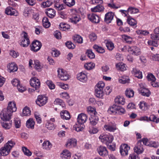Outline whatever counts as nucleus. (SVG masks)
Returning a JSON list of instances; mask_svg holds the SVG:
<instances>
[{"label":"nucleus","mask_w":159,"mask_h":159,"mask_svg":"<svg viewBox=\"0 0 159 159\" xmlns=\"http://www.w3.org/2000/svg\"><path fill=\"white\" fill-rule=\"evenodd\" d=\"M15 144V143L12 140L8 141L0 150V153L2 156H6L9 153L10 150Z\"/></svg>","instance_id":"nucleus-1"},{"label":"nucleus","mask_w":159,"mask_h":159,"mask_svg":"<svg viewBox=\"0 0 159 159\" xmlns=\"http://www.w3.org/2000/svg\"><path fill=\"white\" fill-rule=\"evenodd\" d=\"M105 84L102 81H99L95 86V96L98 98H102L104 93L103 89Z\"/></svg>","instance_id":"nucleus-2"},{"label":"nucleus","mask_w":159,"mask_h":159,"mask_svg":"<svg viewBox=\"0 0 159 159\" xmlns=\"http://www.w3.org/2000/svg\"><path fill=\"white\" fill-rule=\"evenodd\" d=\"M22 36L20 40V44L23 47H26L30 44V41L28 34L25 32H23L22 33Z\"/></svg>","instance_id":"nucleus-3"},{"label":"nucleus","mask_w":159,"mask_h":159,"mask_svg":"<svg viewBox=\"0 0 159 159\" xmlns=\"http://www.w3.org/2000/svg\"><path fill=\"white\" fill-rule=\"evenodd\" d=\"M99 138L102 142L107 145L109 143H111L114 139L112 136L104 134L100 135Z\"/></svg>","instance_id":"nucleus-4"},{"label":"nucleus","mask_w":159,"mask_h":159,"mask_svg":"<svg viewBox=\"0 0 159 159\" xmlns=\"http://www.w3.org/2000/svg\"><path fill=\"white\" fill-rule=\"evenodd\" d=\"M12 114L6 109H4L1 112L0 116L1 119L4 121H8L10 120Z\"/></svg>","instance_id":"nucleus-5"},{"label":"nucleus","mask_w":159,"mask_h":159,"mask_svg":"<svg viewBox=\"0 0 159 159\" xmlns=\"http://www.w3.org/2000/svg\"><path fill=\"white\" fill-rule=\"evenodd\" d=\"M58 77L61 80L66 81L69 78V75L63 70L59 69L57 70Z\"/></svg>","instance_id":"nucleus-6"},{"label":"nucleus","mask_w":159,"mask_h":159,"mask_svg":"<svg viewBox=\"0 0 159 159\" xmlns=\"http://www.w3.org/2000/svg\"><path fill=\"white\" fill-rule=\"evenodd\" d=\"M48 98L44 95H40L38 97L36 101V103L40 107L44 105L47 102Z\"/></svg>","instance_id":"nucleus-7"},{"label":"nucleus","mask_w":159,"mask_h":159,"mask_svg":"<svg viewBox=\"0 0 159 159\" xmlns=\"http://www.w3.org/2000/svg\"><path fill=\"white\" fill-rule=\"evenodd\" d=\"M31 50L34 52H37L40 50L41 46V43L37 40L34 41L30 45Z\"/></svg>","instance_id":"nucleus-8"},{"label":"nucleus","mask_w":159,"mask_h":159,"mask_svg":"<svg viewBox=\"0 0 159 159\" xmlns=\"http://www.w3.org/2000/svg\"><path fill=\"white\" fill-rule=\"evenodd\" d=\"M128 51L130 53L135 56H138L141 53L140 48L136 46L129 47Z\"/></svg>","instance_id":"nucleus-9"},{"label":"nucleus","mask_w":159,"mask_h":159,"mask_svg":"<svg viewBox=\"0 0 159 159\" xmlns=\"http://www.w3.org/2000/svg\"><path fill=\"white\" fill-rule=\"evenodd\" d=\"M97 150L101 156L105 157L108 154V152L105 147L100 146L97 148Z\"/></svg>","instance_id":"nucleus-10"},{"label":"nucleus","mask_w":159,"mask_h":159,"mask_svg":"<svg viewBox=\"0 0 159 159\" xmlns=\"http://www.w3.org/2000/svg\"><path fill=\"white\" fill-rule=\"evenodd\" d=\"M30 84L31 86L35 88L36 90L39 89L40 86V83L39 80L36 78H34L30 79Z\"/></svg>","instance_id":"nucleus-11"},{"label":"nucleus","mask_w":159,"mask_h":159,"mask_svg":"<svg viewBox=\"0 0 159 159\" xmlns=\"http://www.w3.org/2000/svg\"><path fill=\"white\" fill-rule=\"evenodd\" d=\"M130 149V147L126 144H124L120 146V152L122 156H125L128 154V151Z\"/></svg>","instance_id":"nucleus-12"},{"label":"nucleus","mask_w":159,"mask_h":159,"mask_svg":"<svg viewBox=\"0 0 159 159\" xmlns=\"http://www.w3.org/2000/svg\"><path fill=\"white\" fill-rule=\"evenodd\" d=\"M87 119V117L86 114L81 113L78 116L77 120L78 124L83 125L85 123Z\"/></svg>","instance_id":"nucleus-13"},{"label":"nucleus","mask_w":159,"mask_h":159,"mask_svg":"<svg viewBox=\"0 0 159 159\" xmlns=\"http://www.w3.org/2000/svg\"><path fill=\"white\" fill-rule=\"evenodd\" d=\"M104 128L106 130L110 132H114L117 129L116 125L111 123L105 125Z\"/></svg>","instance_id":"nucleus-14"},{"label":"nucleus","mask_w":159,"mask_h":159,"mask_svg":"<svg viewBox=\"0 0 159 159\" xmlns=\"http://www.w3.org/2000/svg\"><path fill=\"white\" fill-rule=\"evenodd\" d=\"M5 13L7 15L17 16L18 13L17 11L11 7H8L5 9Z\"/></svg>","instance_id":"nucleus-15"},{"label":"nucleus","mask_w":159,"mask_h":159,"mask_svg":"<svg viewBox=\"0 0 159 159\" xmlns=\"http://www.w3.org/2000/svg\"><path fill=\"white\" fill-rule=\"evenodd\" d=\"M88 19L92 22L94 23H98L100 21L99 16L94 14H91L88 15Z\"/></svg>","instance_id":"nucleus-16"},{"label":"nucleus","mask_w":159,"mask_h":159,"mask_svg":"<svg viewBox=\"0 0 159 159\" xmlns=\"http://www.w3.org/2000/svg\"><path fill=\"white\" fill-rule=\"evenodd\" d=\"M10 113H12L16 111L17 108L16 107L15 102L14 101L10 102L8 103V106L6 109Z\"/></svg>","instance_id":"nucleus-17"},{"label":"nucleus","mask_w":159,"mask_h":159,"mask_svg":"<svg viewBox=\"0 0 159 159\" xmlns=\"http://www.w3.org/2000/svg\"><path fill=\"white\" fill-rule=\"evenodd\" d=\"M114 15V13L112 12L107 13L105 16V22L108 24L111 23L113 18Z\"/></svg>","instance_id":"nucleus-18"},{"label":"nucleus","mask_w":159,"mask_h":159,"mask_svg":"<svg viewBox=\"0 0 159 159\" xmlns=\"http://www.w3.org/2000/svg\"><path fill=\"white\" fill-rule=\"evenodd\" d=\"M77 78L78 80L83 82H85L87 80V76L84 71L78 74Z\"/></svg>","instance_id":"nucleus-19"},{"label":"nucleus","mask_w":159,"mask_h":159,"mask_svg":"<svg viewBox=\"0 0 159 159\" xmlns=\"http://www.w3.org/2000/svg\"><path fill=\"white\" fill-rule=\"evenodd\" d=\"M45 13L49 18H53L56 15V11L51 8H47L45 11Z\"/></svg>","instance_id":"nucleus-20"},{"label":"nucleus","mask_w":159,"mask_h":159,"mask_svg":"<svg viewBox=\"0 0 159 159\" xmlns=\"http://www.w3.org/2000/svg\"><path fill=\"white\" fill-rule=\"evenodd\" d=\"M134 151L137 154H139L142 153L143 151V149L142 145H141V142H138L137 145L134 148Z\"/></svg>","instance_id":"nucleus-21"},{"label":"nucleus","mask_w":159,"mask_h":159,"mask_svg":"<svg viewBox=\"0 0 159 159\" xmlns=\"http://www.w3.org/2000/svg\"><path fill=\"white\" fill-rule=\"evenodd\" d=\"M131 72L135 77L138 78L142 79V78L143 76L142 72L140 71L139 69L136 68H133L131 71Z\"/></svg>","instance_id":"nucleus-22"},{"label":"nucleus","mask_w":159,"mask_h":159,"mask_svg":"<svg viewBox=\"0 0 159 159\" xmlns=\"http://www.w3.org/2000/svg\"><path fill=\"white\" fill-rule=\"evenodd\" d=\"M118 106L115 103L112 106L110 107L108 110V112L110 114L115 115L117 112Z\"/></svg>","instance_id":"nucleus-23"},{"label":"nucleus","mask_w":159,"mask_h":159,"mask_svg":"<svg viewBox=\"0 0 159 159\" xmlns=\"http://www.w3.org/2000/svg\"><path fill=\"white\" fill-rule=\"evenodd\" d=\"M115 103L117 104L123 105L125 102V99L123 96H118L115 99Z\"/></svg>","instance_id":"nucleus-24"},{"label":"nucleus","mask_w":159,"mask_h":159,"mask_svg":"<svg viewBox=\"0 0 159 159\" xmlns=\"http://www.w3.org/2000/svg\"><path fill=\"white\" fill-rule=\"evenodd\" d=\"M127 22L130 26L135 28L137 26V21L130 16H128Z\"/></svg>","instance_id":"nucleus-25"},{"label":"nucleus","mask_w":159,"mask_h":159,"mask_svg":"<svg viewBox=\"0 0 159 159\" xmlns=\"http://www.w3.org/2000/svg\"><path fill=\"white\" fill-rule=\"evenodd\" d=\"M139 91L141 95L143 96L149 97L150 94V92L148 89L145 88H139Z\"/></svg>","instance_id":"nucleus-26"},{"label":"nucleus","mask_w":159,"mask_h":159,"mask_svg":"<svg viewBox=\"0 0 159 159\" xmlns=\"http://www.w3.org/2000/svg\"><path fill=\"white\" fill-rule=\"evenodd\" d=\"M76 145V140L75 139H72L68 140L66 144L67 147L69 148L74 147Z\"/></svg>","instance_id":"nucleus-27"},{"label":"nucleus","mask_w":159,"mask_h":159,"mask_svg":"<svg viewBox=\"0 0 159 159\" xmlns=\"http://www.w3.org/2000/svg\"><path fill=\"white\" fill-rule=\"evenodd\" d=\"M60 115L61 118L64 119L69 120L70 117V113L66 110L62 111L60 113Z\"/></svg>","instance_id":"nucleus-28"},{"label":"nucleus","mask_w":159,"mask_h":159,"mask_svg":"<svg viewBox=\"0 0 159 159\" xmlns=\"http://www.w3.org/2000/svg\"><path fill=\"white\" fill-rule=\"evenodd\" d=\"M35 122L32 118H30L26 123V127L29 128L33 129L34 128Z\"/></svg>","instance_id":"nucleus-29"},{"label":"nucleus","mask_w":159,"mask_h":159,"mask_svg":"<svg viewBox=\"0 0 159 159\" xmlns=\"http://www.w3.org/2000/svg\"><path fill=\"white\" fill-rule=\"evenodd\" d=\"M1 123L2 127L5 129H8L10 128L11 126L12 121H5Z\"/></svg>","instance_id":"nucleus-30"},{"label":"nucleus","mask_w":159,"mask_h":159,"mask_svg":"<svg viewBox=\"0 0 159 159\" xmlns=\"http://www.w3.org/2000/svg\"><path fill=\"white\" fill-rule=\"evenodd\" d=\"M7 67L10 72L16 71L18 69L16 64L14 63L9 64L8 65Z\"/></svg>","instance_id":"nucleus-31"},{"label":"nucleus","mask_w":159,"mask_h":159,"mask_svg":"<svg viewBox=\"0 0 159 159\" xmlns=\"http://www.w3.org/2000/svg\"><path fill=\"white\" fill-rule=\"evenodd\" d=\"M71 155L70 152L66 149L64 150L61 154V157L65 158H70Z\"/></svg>","instance_id":"nucleus-32"},{"label":"nucleus","mask_w":159,"mask_h":159,"mask_svg":"<svg viewBox=\"0 0 159 159\" xmlns=\"http://www.w3.org/2000/svg\"><path fill=\"white\" fill-rule=\"evenodd\" d=\"M34 67L39 71L41 70V69L43 68L42 65L39 62L38 60H34Z\"/></svg>","instance_id":"nucleus-33"},{"label":"nucleus","mask_w":159,"mask_h":159,"mask_svg":"<svg viewBox=\"0 0 159 159\" xmlns=\"http://www.w3.org/2000/svg\"><path fill=\"white\" fill-rule=\"evenodd\" d=\"M90 123L93 125H96L98 121V118L97 116H92L91 117L89 118Z\"/></svg>","instance_id":"nucleus-34"},{"label":"nucleus","mask_w":159,"mask_h":159,"mask_svg":"<svg viewBox=\"0 0 159 159\" xmlns=\"http://www.w3.org/2000/svg\"><path fill=\"white\" fill-rule=\"evenodd\" d=\"M104 7L101 5H98L95 7L91 8V10L92 12H100L103 11L104 9Z\"/></svg>","instance_id":"nucleus-35"},{"label":"nucleus","mask_w":159,"mask_h":159,"mask_svg":"<svg viewBox=\"0 0 159 159\" xmlns=\"http://www.w3.org/2000/svg\"><path fill=\"white\" fill-rule=\"evenodd\" d=\"M63 2L65 5L69 7H71L75 4V0H63Z\"/></svg>","instance_id":"nucleus-36"},{"label":"nucleus","mask_w":159,"mask_h":159,"mask_svg":"<svg viewBox=\"0 0 159 159\" xmlns=\"http://www.w3.org/2000/svg\"><path fill=\"white\" fill-rule=\"evenodd\" d=\"M125 64L123 63H119L116 64V66L117 70L121 71H124L126 70Z\"/></svg>","instance_id":"nucleus-37"},{"label":"nucleus","mask_w":159,"mask_h":159,"mask_svg":"<svg viewBox=\"0 0 159 159\" xmlns=\"http://www.w3.org/2000/svg\"><path fill=\"white\" fill-rule=\"evenodd\" d=\"M52 146V144L48 141H44L42 144L43 148L47 150H49Z\"/></svg>","instance_id":"nucleus-38"},{"label":"nucleus","mask_w":159,"mask_h":159,"mask_svg":"<svg viewBox=\"0 0 159 159\" xmlns=\"http://www.w3.org/2000/svg\"><path fill=\"white\" fill-rule=\"evenodd\" d=\"M73 39L74 41L79 43H83V38L80 35H75L73 37Z\"/></svg>","instance_id":"nucleus-39"},{"label":"nucleus","mask_w":159,"mask_h":159,"mask_svg":"<svg viewBox=\"0 0 159 159\" xmlns=\"http://www.w3.org/2000/svg\"><path fill=\"white\" fill-rule=\"evenodd\" d=\"M93 48L99 53H102L105 52L104 49L102 47L97 45L95 44L93 46Z\"/></svg>","instance_id":"nucleus-40"},{"label":"nucleus","mask_w":159,"mask_h":159,"mask_svg":"<svg viewBox=\"0 0 159 159\" xmlns=\"http://www.w3.org/2000/svg\"><path fill=\"white\" fill-rule=\"evenodd\" d=\"M129 77L128 76H123L121 79L119 80V82L122 84H125L129 82Z\"/></svg>","instance_id":"nucleus-41"},{"label":"nucleus","mask_w":159,"mask_h":159,"mask_svg":"<svg viewBox=\"0 0 159 159\" xmlns=\"http://www.w3.org/2000/svg\"><path fill=\"white\" fill-rule=\"evenodd\" d=\"M87 111L88 113L91 115V116H92V115L93 116H95L97 114L95 109L91 106L87 107Z\"/></svg>","instance_id":"nucleus-42"},{"label":"nucleus","mask_w":159,"mask_h":159,"mask_svg":"<svg viewBox=\"0 0 159 159\" xmlns=\"http://www.w3.org/2000/svg\"><path fill=\"white\" fill-rule=\"evenodd\" d=\"M43 25L45 28H48L50 26V23L48 21V18L46 17H44L43 19Z\"/></svg>","instance_id":"nucleus-43"},{"label":"nucleus","mask_w":159,"mask_h":159,"mask_svg":"<svg viewBox=\"0 0 159 159\" xmlns=\"http://www.w3.org/2000/svg\"><path fill=\"white\" fill-rule=\"evenodd\" d=\"M54 103V104L60 105L62 108H64L65 107V105L64 102L58 98H56L55 99Z\"/></svg>","instance_id":"nucleus-44"},{"label":"nucleus","mask_w":159,"mask_h":159,"mask_svg":"<svg viewBox=\"0 0 159 159\" xmlns=\"http://www.w3.org/2000/svg\"><path fill=\"white\" fill-rule=\"evenodd\" d=\"M59 28L62 31H66L70 29V26L64 23H61L59 25Z\"/></svg>","instance_id":"nucleus-45"},{"label":"nucleus","mask_w":159,"mask_h":159,"mask_svg":"<svg viewBox=\"0 0 159 159\" xmlns=\"http://www.w3.org/2000/svg\"><path fill=\"white\" fill-rule=\"evenodd\" d=\"M31 114V111L30 108L27 107H25L23 109L22 116H29Z\"/></svg>","instance_id":"nucleus-46"},{"label":"nucleus","mask_w":159,"mask_h":159,"mask_svg":"<svg viewBox=\"0 0 159 159\" xmlns=\"http://www.w3.org/2000/svg\"><path fill=\"white\" fill-rule=\"evenodd\" d=\"M139 108L143 111H145L147 109V104L144 101L140 102L139 104Z\"/></svg>","instance_id":"nucleus-47"},{"label":"nucleus","mask_w":159,"mask_h":159,"mask_svg":"<svg viewBox=\"0 0 159 159\" xmlns=\"http://www.w3.org/2000/svg\"><path fill=\"white\" fill-rule=\"evenodd\" d=\"M134 94V91L131 89H127L125 92V94L126 96L129 98L132 97Z\"/></svg>","instance_id":"nucleus-48"},{"label":"nucleus","mask_w":159,"mask_h":159,"mask_svg":"<svg viewBox=\"0 0 159 159\" xmlns=\"http://www.w3.org/2000/svg\"><path fill=\"white\" fill-rule=\"evenodd\" d=\"M54 7L58 10L61 11L65 8L66 5L63 4H60L57 2L55 4Z\"/></svg>","instance_id":"nucleus-49"},{"label":"nucleus","mask_w":159,"mask_h":159,"mask_svg":"<svg viewBox=\"0 0 159 159\" xmlns=\"http://www.w3.org/2000/svg\"><path fill=\"white\" fill-rule=\"evenodd\" d=\"M127 9L129 13L131 14L137 13L139 11L138 9L131 7H129Z\"/></svg>","instance_id":"nucleus-50"},{"label":"nucleus","mask_w":159,"mask_h":159,"mask_svg":"<svg viewBox=\"0 0 159 159\" xmlns=\"http://www.w3.org/2000/svg\"><path fill=\"white\" fill-rule=\"evenodd\" d=\"M106 45L107 49L110 51L112 50L114 48V44L111 41H107L106 42Z\"/></svg>","instance_id":"nucleus-51"},{"label":"nucleus","mask_w":159,"mask_h":159,"mask_svg":"<svg viewBox=\"0 0 159 159\" xmlns=\"http://www.w3.org/2000/svg\"><path fill=\"white\" fill-rule=\"evenodd\" d=\"M46 127L50 130H53L54 129V125L53 123L50 122V121H48L46 124Z\"/></svg>","instance_id":"nucleus-52"},{"label":"nucleus","mask_w":159,"mask_h":159,"mask_svg":"<svg viewBox=\"0 0 159 159\" xmlns=\"http://www.w3.org/2000/svg\"><path fill=\"white\" fill-rule=\"evenodd\" d=\"M80 19L79 16L75 15L70 19V21L73 23L76 24L79 21Z\"/></svg>","instance_id":"nucleus-53"},{"label":"nucleus","mask_w":159,"mask_h":159,"mask_svg":"<svg viewBox=\"0 0 159 159\" xmlns=\"http://www.w3.org/2000/svg\"><path fill=\"white\" fill-rule=\"evenodd\" d=\"M95 66L94 63L90 62L85 64L84 66L86 69L91 70Z\"/></svg>","instance_id":"nucleus-54"},{"label":"nucleus","mask_w":159,"mask_h":159,"mask_svg":"<svg viewBox=\"0 0 159 159\" xmlns=\"http://www.w3.org/2000/svg\"><path fill=\"white\" fill-rule=\"evenodd\" d=\"M22 150L24 154L28 156H30L32 155V152L25 147H22Z\"/></svg>","instance_id":"nucleus-55"},{"label":"nucleus","mask_w":159,"mask_h":159,"mask_svg":"<svg viewBox=\"0 0 159 159\" xmlns=\"http://www.w3.org/2000/svg\"><path fill=\"white\" fill-rule=\"evenodd\" d=\"M136 33L139 35L146 36L148 35L149 33L146 30H138L136 31Z\"/></svg>","instance_id":"nucleus-56"},{"label":"nucleus","mask_w":159,"mask_h":159,"mask_svg":"<svg viewBox=\"0 0 159 159\" xmlns=\"http://www.w3.org/2000/svg\"><path fill=\"white\" fill-rule=\"evenodd\" d=\"M122 37L123 40L127 43H130L132 41L131 37L127 35H123Z\"/></svg>","instance_id":"nucleus-57"},{"label":"nucleus","mask_w":159,"mask_h":159,"mask_svg":"<svg viewBox=\"0 0 159 159\" xmlns=\"http://www.w3.org/2000/svg\"><path fill=\"white\" fill-rule=\"evenodd\" d=\"M149 120L158 123L159 122V118H157L154 115H152L149 117Z\"/></svg>","instance_id":"nucleus-58"},{"label":"nucleus","mask_w":159,"mask_h":159,"mask_svg":"<svg viewBox=\"0 0 159 159\" xmlns=\"http://www.w3.org/2000/svg\"><path fill=\"white\" fill-rule=\"evenodd\" d=\"M147 77L148 81H151L152 82H154L156 80L155 76L152 73L148 74Z\"/></svg>","instance_id":"nucleus-59"},{"label":"nucleus","mask_w":159,"mask_h":159,"mask_svg":"<svg viewBox=\"0 0 159 159\" xmlns=\"http://www.w3.org/2000/svg\"><path fill=\"white\" fill-rule=\"evenodd\" d=\"M84 125L81 124L77 125L76 124V125L74 127L75 128V130L77 132H80L82 131L84 129Z\"/></svg>","instance_id":"nucleus-60"},{"label":"nucleus","mask_w":159,"mask_h":159,"mask_svg":"<svg viewBox=\"0 0 159 159\" xmlns=\"http://www.w3.org/2000/svg\"><path fill=\"white\" fill-rule=\"evenodd\" d=\"M88 57L90 59L94 58L95 57V55L91 50H88L86 52Z\"/></svg>","instance_id":"nucleus-61"},{"label":"nucleus","mask_w":159,"mask_h":159,"mask_svg":"<svg viewBox=\"0 0 159 159\" xmlns=\"http://www.w3.org/2000/svg\"><path fill=\"white\" fill-rule=\"evenodd\" d=\"M147 43L149 45L157 47L158 46V43L157 41L154 40H149Z\"/></svg>","instance_id":"nucleus-62"},{"label":"nucleus","mask_w":159,"mask_h":159,"mask_svg":"<svg viewBox=\"0 0 159 159\" xmlns=\"http://www.w3.org/2000/svg\"><path fill=\"white\" fill-rule=\"evenodd\" d=\"M151 38L153 40H159V34H154L151 35Z\"/></svg>","instance_id":"nucleus-63"},{"label":"nucleus","mask_w":159,"mask_h":159,"mask_svg":"<svg viewBox=\"0 0 159 159\" xmlns=\"http://www.w3.org/2000/svg\"><path fill=\"white\" fill-rule=\"evenodd\" d=\"M129 159H140L138 154H136L134 152L130 154Z\"/></svg>","instance_id":"nucleus-64"}]
</instances>
